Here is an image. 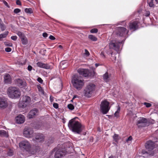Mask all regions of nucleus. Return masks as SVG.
Instances as JSON below:
<instances>
[{"mask_svg":"<svg viewBox=\"0 0 158 158\" xmlns=\"http://www.w3.org/2000/svg\"><path fill=\"white\" fill-rule=\"evenodd\" d=\"M69 128L72 131L80 134L82 131L84 127L75 118L70 120L68 124Z\"/></svg>","mask_w":158,"mask_h":158,"instance_id":"nucleus-1","label":"nucleus"},{"mask_svg":"<svg viewBox=\"0 0 158 158\" xmlns=\"http://www.w3.org/2000/svg\"><path fill=\"white\" fill-rule=\"evenodd\" d=\"M71 82L73 87L78 90H81L85 84L83 78L78 75H73Z\"/></svg>","mask_w":158,"mask_h":158,"instance_id":"nucleus-2","label":"nucleus"},{"mask_svg":"<svg viewBox=\"0 0 158 158\" xmlns=\"http://www.w3.org/2000/svg\"><path fill=\"white\" fill-rule=\"evenodd\" d=\"M7 94L9 97L12 98H19L21 95L19 90L16 87L12 86L8 89Z\"/></svg>","mask_w":158,"mask_h":158,"instance_id":"nucleus-3","label":"nucleus"},{"mask_svg":"<svg viewBox=\"0 0 158 158\" xmlns=\"http://www.w3.org/2000/svg\"><path fill=\"white\" fill-rule=\"evenodd\" d=\"M95 85L92 83L89 84L87 85L84 90V96L88 98L91 97L95 90Z\"/></svg>","mask_w":158,"mask_h":158,"instance_id":"nucleus-4","label":"nucleus"},{"mask_svg":"<svg viewBox=\"0 0 158 158\" xmlns=\"http://www.w3.org/2000/svg\"><path fill=\"white\" fill-rule=\"evenodd\" d=\"M109 102L106 100L102 101L100 104V111L104 114H106L109 111L110 107Z\"/></svg>","mask_w":158,"mask_h":158,"instance_id":"nucleus-5","label":"nucleus"},{"mask_svg":"<svg viewBox=\"0 0 158 158\" xmlns=\"http://www.w3.org/2000/svg\"><path fill=\"white\" fill-rule=\"evenodd\" d=\"M95 69H93V72L91 74H90L89 71L88 69L80 68L77 70V72L80 75L86 77L89 75L93 76L96 75V74L95 71Z\"/></svg>","mask_w":158,"mask_h":158,"instance_id":"nucleus-6","label":"nucleus"},{"mask_svg":"<svg viewBox=\"0 0 158 158\" xmlns=\"http://www.w3.org/2000/svg\"><path fill=\"white\" fill-rule=\"evenodd\" d=\"M128 31L124 27H119L116 28L115 30L113 32V34H116L117 35L123 36L127 34Z\"/></svg>","mask_w":158,"mask_h":158,"instance_id":"nucleus-7","label":"nucleus"},{"mask_svg":"<svg viewBox=\"0 0 158 158\" xmlns=\"http://www.w3.org/2000/svg\"><path fill=\"white\" fill-rule=\"evenodd\" d=\"M30 102L31 98L27 96H24L22 101L19 103L18 106L21 108H24L29 105Z\"/></svg>","mask_w":158,"mask_h":158,"instance_id":"nucleus-8","label":"nucleus"},{"mask_svg":"<svg viewBox=\"0 0 158 158\" xmlns=\"http://www.w3.org/2000/svg\"><path fill=\"white\" fill-rule=\"evenodd\" d=\"M20 148L26 150L27 152H30L31 148V145L28 141L24 140L20 142L19 144Z\"/></svg>","mask_w":158,"mask_h":158,"instance_id":"nucleus-9","label":"nucleus"},{"mask_svg":"<svg viewBox=\"0 0 158 158\" xmlns=\"http://www.w3.org/2000/svg\"><path fill=\"white\" fill-rule=\"evenodd\" d=\"M23 133L24 136L27 138L32 137L35 135L33 130L31 128L28 127L24 128Z\"/></svg>","mask_w":158,"mask_h":158,"instance_id":"nucleus-10","label":"nucleus"},{"mask_svg":"<svg viewBox=\"0 0 158 158\" xmlns=\"http://www.w3.org/2000/svg\"><path fill=\"white\" fill-rule=\"evenodd\" d=\"M122 42L121 41H116L114 40L111 41L109 43V47L110 49H113L114 50L118 51L119 49V44H121Z\"/></svg>","mask_w":158,"mask_h":158,"instance_id":"nucleus-11","label":"nucleus"},{"mask_svg":"<svg viewBox=\"0 0 158 158\" xmlns=\"http://www.w3.org/2000/svg\"><path fill=\"white\" fill-rule=\"evenodd\" d=\"M39 114V111L36 109H34L31 110L28 113L27 118L29 119L35 117Z\"/></svg>","mask_w":158,"mask_h":158,"instance_id":"nucleus-12","label":"nucleus"},{"mask_svg":"<svg viewBox=\"0 0 158 158\" xmlns=\"http://www.w3.org/2000/svg\"><path fill=\"white\" fill-rule=\"evenodd\" d=\"M66 152L60 150H57L55 154V158H63L66 154Z\"/></svg>","mask_w":158,"mask_h":158,"instance_id":"nucleus-13","label":"nucleus"},{"mask_svg":"<svg viewBox=\"0 0 158 158\" xmlns=\"http://www.w3.org/2000/svg\"><path fill=\"white\" fill-rule=\"evenodd\" d=\"M15 120L17 123L21 124L24 123L25 118L24 115L20 114L15 117Z\"/></svg>","mask_w":158,"mask_h":158,"instance_id":"nucleus-14","label":"nucleus"},{"mask_svg":"<svg viewBox=\"0 0 158 158\" xmlns=\"http://www.w3.org/2000/svg\"><path fill=\"white\" fill-rule=\"evenodd\" d=\"M44 136L42 134H39L36 135L35 138L33 139L34 141L38 143L42 142L44 141Z\"/></svg>","mask_w":158,"mask_h":158,"instance_id":"nucleus-15","label":"nucleus"},{"mask_svg":"<svg viewBox=\"0 0 158 158\" xmlns=\"http://www.w3.org/2000/svg\"><path fill=\"white\" fill-rule=\"evenodd\" d=\"M139 21L137 20L131 22L129 23V27L130 29L135 31L138 27V23Z\"/></svg>","mask_w":158,"mask_h":158,"instance_id":"nucleus-16","label":"nucleus"},{"mask_svg":"<svg viewBox=\"0 0 158 158\" xmlns=\"http://www.w3.org/2000/svg\"><path fill=\"white\" fill-rule=\"evenodd\" d=\"M7 106L6 99L4 97L0 98V108H6Z\"/></svg>","mask_w":158,"mask_h":158,"instance_id":"nucleus-17","label":"nucleus"},{"mask_svg":"<svg viewBox=\"0 0 158 158\" xmlns=\"http://www.w3.org/2000/svg\"><path fill=\"white\" fill-rule=\"evenodd\" d=\"M38 67L47 69H51V66L47 64H44L41 62H38L36 63Z\"/></svg>","mask_w":158,"mask_h":158,"instance_id":"nucleus-18","label":"nucleus"},{"mask_svg":"<svg viewBox=\"0 0 158 158\" xmlns=\"http://www.w3.org/2000/svg\"><path fill=\"white\" fill-rule=\"evenodd\" d=\"M154 142L151 140H149L147 142L145 145V147L149 150H151L154 148Z\"/></svg>","mask_w":158,"mask_h":158,"instance_id":"nucleus-19","label":"nucleus"},{"mask_svg":"<svg viewBox=\"0 0 158 158\" xmlns=\"http://www.w3.org/2000/svg\"><path fill=\"white\" fill-rule=\"evenodd\" d=\"M4 81L5 83L9 84L11 83V79L9 74H6L4 76Z\"/></svg>","mask_w":158,"mask_h":158,"instance_id":"nucleus-20","label":"nucleus"},{"mask_svg":"<svg viewBox=\"0 0 158 158\" xmlns=\"http://www.w3.org/2000/svg\"><path fill=\"white\" fill-rule=\"evenodd\" d=\"M103 79L104 81L106 82L110 81V75H109L108 72H106L103 75Z\"/></svg>","mask_w":158,"mask_h":158,"instance_id":"nucleus-21","label":"nucleus"},{"mask_svg":"<svg viewBox=\"0 0 158 158\" xmlns=\"http://www.w3.org/2000/svg\"><path fill=\"white\" fill-rule=\"evenodd\" d=\"M17 82L18 85L21 87H24L26 85L25 82L20 79L17 80Z\"/></svg>","mask_w":158,"mask_h":158,"instance_id":"nucleus-22","label":"nucleus"},{"mask_svg":"<svg viewBox=\"0 0 158 158\" xmlns=\"http://www.w3.org/2000/svg\"><path fill=\"white\" fill-rule=\"evenodd\" d=\"M147 122V120L146 118L143 117L140 118L137 120V124L138 125L140 123H146Z\"/></svg>","mask_w":158,"mask_h":158,"instance_id":"nucleus-23","label":"nucleus"},{"mask_svg":"<svg viewBox=\"0 0 158 158\" xmlns=\"http://www.w3.org/2000/svg\"><path fill=\"white\" fill-rule=\"evenodd\" d=\"M114 140L116 142H118V141L120 139V137L118 134H114L113 136Z\"/></svg>","mask_w":158,"mask_h":158,"instance_id":"nucleus-24","label":"nucleus"},{"mask_svg":"<svg viewBox=\"0 0 158 158\" xmlns=\"http://www.w3.org/2000/svg\"><path fill=\"white\" fill-rule=\"evenodd\" d=\"M22 43L23 44L25 45L27 44L28 41L27 38L25 36H23L21 38Z\"/></svg>","mask_w":158,"mask_h":158,"instance_id":"nucleus-25","label":"nucleus"},{"mask_svg":"<svg viewBox=\"0 0 158 158\" xmlns=\"http://www.w3.org/2000/svg\"><path fill=\"white\" fill-rule=\"evenodd\" d=\"M8 31L5 32L4 33L0 35V40H1L2 39L6 37L8 34Z\"/></svg>","mask_w":158,"mask_h":158,"instance_id":"nucleus-26","label":"nucleus"},{"mask_svg":"<svg viewBox=\"0 0 158 158\" xmlns=\"http://www.w3.org/2000/svg\"><path fill=\"white\" fill-rule=\"evenodd\" d=\"M89 38L93 41H96L97 40V38L94 36L90 35L88 36Z\"/></svg>","mask_w":158,"mask_h":158,"instance_id":"nucleus-27","label":"nucleus"},{"mask_svg":"<svg viewBox=\"0 0 158 158\" xmlns=\"http://www.w3.org/2000/svg\"><path fill=\"white\" fill-rule=\"evenodd\" d=\"M25 11L27 14H31L33 13V10L32 8H26L25 9Z\"/></svg>","mask_w":158,"mask_h":158,"instance_id":"nucleus-28","label":"nucleus"},{"mask_svg":"<svg viewBox=\"0 0 158 158\" xmlns=\"http://www.w3.org/2000/svg\"><path fill=\"white\" fill-rule=\"evenodd\" d=\"M0 135L5 136H7L8 134L6 131L4 130H0Z\"/></svg>","mask_w":158,"mask_h":158,"instance_id":"nucleus-29","label":"nucleus"},{"mask_svg":"<svg viewBox=\"0 0 158 158\" xmlns=\"http://www.w3.org/2000/svg\"><path fill=\"white\" fill-rule=\"evenodd\" d=\"M148 3L150 7H154V5L153 3V0H148Z\"/></svg>","mask_w":158,"mask_h":158,"instance_id":"nucleus-30","label":"nucleus"},{"mask_svg":"<svg viewBox=\"0 0 158 158\" xmlns=\"http://www.w3.org/2000/svg\"><path fill=\"white\" fill-rule=\"evenodd\" d=\"M120 111V107H118L117 110L114 114V115L115 117H118L119 115V114Z\"/></svg>","mask_w":158,"mask_h":158,"instance_id":"nucleus-31","label":"nucleus"},{"mask_svg":"<svg viewBox=\"0 0 158 158\" xmlns=\"http://www.w3.org/2000/svg\"><path fill=\"white\" fill-rule=\"evenodd\" d=\"M0 27L2 31H4L6 29V27L3 23H0Z\"/></svg>","mask_w":158,"mask_h":158,"instance_id":"nucleus-32","label":"nucleus"},{"mask_svg":"<svg viewBox=\"0 0 158 158\" xmlns=\"http://www.w3.org/2000/svg\"><path fill=\"white\" fill-rule=\"evenodd\" d=\"M5 45L7 46L12 47L13 45L12 44L9 42H4Z\"/></svg>","mask_w":158,"mask_h":158,"instance_id":"nucleus-33","label":"nucleus"},{"mask_svg":"<svg viewBox=\"0 0 158 158\" xmlns=\"http://www.w3.org/2000/svg\"><path fill=\"white\" fill-rule=\"evenodd\" d=\"M68 108L70 110H73L74 109V106L72 104H69L68 105Z\"/></svg>","mask_w":158,"mask_h":158,"instance_id":"nucleus-34","label":"nucleus"},{"mask_svg":"<svg viewBox=\"0 0 158 158\" xmlns=\"http://www.w3.org/2000/svg\"><path fill=\"white\" fill-rule=\"evenodd\" d=\"M98 30L96 28L92 29L90 31V32L91 33H96L98 32Z\"/></svg>","mask_w":158,"mask_h":158,"instance_id":"nucleus-35","label":"nucleus"},{"mask_svg":"<svg viewBox=\"0 0 158 158\" xmlns=\"http://www.w3.org/2000/svg\"><path fill=\"white\" fill-rule=\"evenodd\" d=\"M21 11V10L20 9L18 8L15 9L14 11V12L15 13L17 14Z\"/></svg>","mask_w":158,"mask_h":158,"instance_id":"nucleus-36","label":"nucleus"},{"mask_svg":"<svg viewBox=\"0 0 158 158\" xmlns=\"http://www.w3.org/2000/svg\"><path fill=\"white\" fill-rule=\"evenodd\" d=\"M17 35L18 36H19L20 38H21V37H22L24 36V35L20 31H19L18 32Z\"/></svg>","mask_w":158,"mask_h":158,"instance_id":"nucleus-37","label":"nucleus"},{"mask_svg":"<svg viewBox=\"0 0 158 158\" xmlns=\"http://www.w3.org/2000/svg\"><path fill=\"white\" fill-rule=\"evenodd\" d=\"M8 155L9 156H12L13 154V151L12 150H10L8 152Z\"/></svg>","mask_w":158,"mask_h":158,"instance_id":"nucleus-38","label":"nucleus"},{"mask_svg":"<svg viewBox=\"0 0 158 158\" xmlns=\"http://www.w3.org/2000/svg\"><path fill=\"white\" fill-rule=\"evenodd\" d=\"M144 104L146 106V107H151V104L149 103L144 102Z\"/></svg>","mask_w":158,"mask_h":158,"instance_id":"nucleus-39","label":"nucleus"},{"mask_svg":"<svg viewBox=\"0 0 158 158\" xmlns=\"http://www.w3.org/2000/svg\"><path fill=\"white\" fill-rule=\"evenodd\" d=\"M85 54L87 56H89V53L88 51L85 49Z\"/></svg>","mask_w":158,"mask_h":158,"instance_id":"nucleus-40","label":"nucleus"},{"mask_svg":"<svg viewBox=\"0 0 158 158\" xmlns=\"http://www.w3.org/2000/svg\"><path fill=\"white\" fill-rule=\"evenodd\" d=\"M53 106L56 109H57L58 108V104L57 103H54L53 104Z\"/></svg>","mask_w":158,"mask_h":158,"instance_id":"nucleus-41","label":"nucleus"},{"mask_svg":"<svg viewBox=\"0 0 158 158\" xmlns=\"http://www.w3.org/2000/svg\"><path fill=\"white\" fill-rule=\"evenodd\" d=\"M17 38V37L16 36H13L11 37V39L14 41L16 40Z\"/></svg>","mask_w":158,"mask_h":158,"instance_id":"nucleus-42","label":"nucleus"},{"mask_svg":"<svg viewBox=\"0 0 158 158\" xmlns=\"http://www.w3.org/2000/svg\"><path fill=\"white\" fill-rule=\"evenodd\" d=\"M5 50L7 52H10L11 50V49L10 48H7L5 49Z\"/></svg>","mask_w":158,"mask_h":158,"instance_id":"nucleus-43","label":"nucleus"},{"mask_svg":"<svg viewBox=\"0 0 158 158\" xmlns=\"http://www.w3.org/2000/svg\"><path fill=\"white\" fill-rule=\"evenodd\" d=\"M100 55L102 58H105V56L104 55V52H102L100 54Z\"/></svg>","mask_w":158,"mask_h":158,"instance_id":"nucleus-44","label":"nucleus"},{"mask_svg":"<svg viewBox=\"0 0 158 158\" xmlns=\"http://www.w3.org/2000/svg\"><path fill=\"white\" fill-rule=\"evenodd\" d=\"M132 139V137L131 136H129L126 140L127 142L131 141Z\"/></svg>","mask_w":158,"mask_h":158,"instance_id":"nucleus-45","label":"nucleus"},{"mask_svg":"<svg viewBox=\"0 0 158 158\" xmlns=\"http://www.w3.org/2000/svg\"><path fill=\"white\" fill-rule=\"evenodd\" d=\"M37 81H38L40 83H42L43 82V81L42 79L40 77H39L37 79Z\"/></svg>","mask_w":158,"mask_h":158,"instance_id":"nucleus-46","label":"nucleus"},{"mask_svg":"<svg viewBox=\"0 0 158 158\" xmlns=\"http://www.w3.org/2000/svg\"><path fill=\"white\" fill-rule=\"evenodd\" d=\"M150 12L149 11H146L145 13V16H148L150 15Z\"/></svg>","mask_w":158,"mask_h":158,"instance_id":"nucleus-47","label":"nucleus"},{"mask_svg":"<svg viewBox=\"0 0 158 158\" xmlns=\"http://www.w3.org/2000/svg\"><path fill=\"white\" fill-rule=\"evenodd\" d=\"M16 3L17 5H20L21 4V2L19 0H17L16 1Z\"/></svg>","mask_w":158,"mask_h":158,"instance_id":"nucleus-48","label":"nucleus"},{"mask_svg":"<svg viewBox=\"0 0 158 158\" xmlns=\"http://www.w3.org/2000/svg\"><path fill=\"white\" fill-rule=\"evenodd\" d=\"M32 67L31 65H28L27 67L28 70L29 71H31L32 70Z\"/></svg>","mask_w":158,"mask_h":158,"instance_id":"nucleus-49","label":"nucleus"},{"mask_svg":"<svg viewBox=\"0 0 158 158\" xmlns=\"http://www.w3.org/2000/svg\"><path fill=\"white\" fill-rule=\"evenodd\" d=\"M49 38L52 40H54L55 39V38L52 35H50L49 37Z\"/></svg>","mask_w":158,"mask_h":158,"instance_id":"nucleus-50","label":"nucleus"},{"mask_svg":"<svg viewBox=\"0 0 158 158\" xmlns=\"http://www.w3.org/2000/svg\"><path fill=\"white\" fill-rule=\"evenodd\" d=\"M50 100L51 102H52L54 101V98L51 95L50 96Z\"/></svg>","mask_w":158,"mask_h":158,"instance_id":"nucleus-51","label":"nucleus"},{"mask_svg":"<svg viewBox=\"0 0 158 158\" xmlns=\"http://www.w3.org/2000/svg\"><path fill=\"white\" fill-rule=\"evenodd\" d=\"M48 34L44 32L43 34V36L44 37H46L48 36Z\"/></svg>","mask_w":158,"mask_h":158,"instance_id":"nucleus-52","label":"nucleus"},{"mask_svg":"<svg viewBox=\"0 0 158 158\" xmlns=\"http://www.w3.org/2000/svg\"><path fill=\"white\" fill-rule=\"evenodd\" d=\"M56 150V148H55L54 149H53L52 151L51 152V155H53V153Z\"/></svg>","mask_w":158,"mask_h":158,"instance_id":"nucleus-53","label":"nucleus"},{"mask_svg":"<svg viewBox=\"0 0 158 158\" xmlns=\"http://www.w3.org/2000/svg\"><path fill=\"white\" fill-rule=\"evenodd\" d=\"M3 3L6 6H8V3H7V2H6V1H3Z\"/></svg>","mask_w":158,"mask_h":158,"instance_id":"nucleus-54","label":"nucleus"},{"mask_svg":"<svg viewBox=\"0 0 158 158\" xmlns=\"http://www.w3.org/2000/svg\"><path fill=\"white\" fill-rule=\"evenodd\" d=\"M111 54L112 55V57L113 58H112L114 60H115L116 59V57L115 56H113V54L112 53H111Z\"/></svg>","mask_w":158,"mask_h":158,"instance_id":"nucleus-55","label":"nucleus"},{"mask_svg":"<svg viewBox=\"0 0 158 158\" xmlns=\"http://www.w3.org/2000/svg\"><path fill=\"white\" fill-rule=\"evenodd\" d=\"M78 97V96L77 95H74L73 98V99H74L75 98Z\"/></svg>","mask_w":158,"mask_h":158,"instance_id":"nucleus-56","label":"nucleus"},{"mask_svg":"<svg viewBox=\"0 0 158 158\" xmlns=\"http://www.w3.org/2000/svg\"><path fill=\"white\" fill-rule=\"evenodd\" d=\"M100 65L99 64H95V66L97 67H98V66H99Z\"/></svg>","mask_w":158,"mask_h":158,"instance_id":"nucleus-57","label":"nucleus"},{"mask_svg":"<svg viewBox=\"0 0 158 158\" xmlns=\"http://www.w3.org/2000/svg\"><path fill=\"white\" fill-rule=\"evenodd\" d=\"M114 156H110L108 158H114Z\"/></svg>","mask_w":158,"mask_h":158,"instance_id":"nucleus-58","label":"nucleus"},{"mask_svg":"<svg viewBox=\"0 0 158 158\" xmlns=\"http://www.w3.org/2000/svg\"><path fill=\"white\" fill-rule=\"evenodd\" d=\"M59 47L60 48H62V46L61 45H59Z\"/></svg>","mask_w":158,"mask_h":158,"instance_id":"nucleus-59","label":"nucleus"},{"mask_svg":"<svg viewBox=\"0 0 158 158\" xmlns=\"http://www.w3.org/2000/svg\"><path fill=\"white\" fill-rule=\"evenodd\" d=\"M40 89H42L41 88V87H40L38 88V89H39V90H40Z\"/></svg>","mask_w":158,"mask_h":158,"instance_id":"nucleus-60","label":"nucleus"},{"mask_svg":"<svg viewBox=\"0 0 158 158\" xmlns=\"http://www.w3.org/2000/svg\"><path fill=\"white\" fill-rule=\"evenodd\" d=\"M35 152H31V153L32 154H35Z\"/></svg>","mask_w":158,"mask_h":158,"instance_id":"nucleus-61","label":"nucleus"},{"mask_svg":"<svg viewBox=\"0 0 158 158\" xmlns=\"http://www.w3.org/2000/svg\"><path fill=\"white\" fill-rule=\"evenodd\" d=\"M20 64H21V65H23V63L21 62V63H20Z\"/></svg>","mask_w":158,"mask_h":158,"instance_id":"nucleus-62","label":"nucleus"},{"mask_svg":"<svg viewBox=\"0 0 158 158\" xmlns=\"http://www.w3.org/2000/svg\"><path fill=\"white\" fill-rule=\"evenodd\" d=\"M73 98L71 100V102H73Z\"/></svg>","mask_w":158,"mask_h":158,"instance_id":"nucleus-63","label":"nucleus"},{"mask_svg":"<svg viewBox=\"0 0 158 158\" xmlns=\"http://www.w3.org/2000/svg\"><path fill=\"white\" fill-rule=\"evenodd\" d=\"M41 92H43V90H42Z\"/></svg>","mask_w":158,"mask_h":158,"instance_id":"nucleus-64","label":"nucleus"}]
</instances>
